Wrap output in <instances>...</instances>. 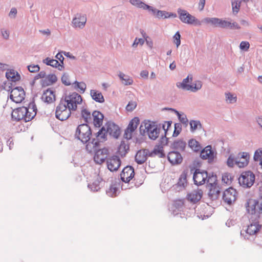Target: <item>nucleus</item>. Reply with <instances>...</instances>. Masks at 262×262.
Listing matches in <instances>:
<instances>
[{"label": "nucleus", "mask_w": 262, "mask_h": 262, "mask_svg": "<svg viewBox=\"0 0 262 262\" xmlns=\"http://www.w3.org/2000/svg\"><path fill=\"white\" fill-rule=\"evenodd\" d=\"M37 108L33 103H30L28 107H20L14 110L12 113V118L16 121L23 120L25 122L31 121L36 116Z\"/></svg>", "instance_id": "f257e3e1"}, {"label": "nucleus", "mask_w": 262, "mask_h": 262, "mask_svg": "<svg viewBox=\"0 0 262 262\" xmlns=\"http://www.w3.org/2000/svg\"><path fill=\"white\" fill-rule=\"evenodd\" d=\"M140 132L143 134L147 133L149 138L151 140H156L159 136L160 128H158L154 122L147 121L144 122V125H141L140 127Z\"/></svg>", "instance_id": "f03ea898"}, {"label": "nucleus", "mask_w": 262, "mask_h": 262, "mask_svg": "<svg viewBox=\"0 0 262 262\" xmlns=\"http://www.w3.org/2000/svg\"><path fill=\"white\" fill-rule=\"evenodd\" d=\"M192 81V76L189 75L186 78L184 79L182 82H178V88L184 90L195 92L202 88V82L200 81H196L192 84H189Z\"/></svg>", "instance_id": "7ed1b4c3"}, {"label": "nucleus", "mask_w": 262, "mask_h": 262, "mask_svg": "<svg viewBox=\"0 0 262 262\" xmlns=\"http://www.w3.org/2000/svg\"><path fill=\"white\" fill-rule=\"evenodd\" d=\"M92 132L90 126L86 123L78 126L75 132V136L83 143L88 142L90 139Z\"/></svg>", "instance_id": "20e7f679"}, {"label": "nucleus", "mask_w": 262, "mask_h": 262, "mask_svg": "<svg viewBox=\"0 0 262 262\" xmlns=\"http://www.w3.org/2000/svg\"><path fill=\"white\" fill-rule=\"evenodd\" d=\"M61 100L63 102H66V104L71 111L76 110L77 105L80 104L82 102L81 96L75 92L66 96L64 99Z\"/></svg>", "instance_id": "39448f33"}, {"label": "nucleus", "mask_w": 262, "mask_h": 262, "mask_svg": "<svg viewBox=\"0 0 262 262\" xmlns=\"http://www.w3.org/2000/svg\"><path fill=\"white\" fill-rule=\"evenodd\" d=\"M71 111H72L66 104V102H63V101L61 100L56 107L55 116L60 120H66L71 116Z\"/></svg>", "instance_id": "423d86ee"}, {"label": "nucleus", "mask_w": 262, "mask_h": 262, "mask_svg": "<svg viewBox=\"0 0 262 262\" xmlns=\"http://www.w3.org/2000/svg\"><path fill=\"white\" fill-rule=\"evenodd\" d=\"M238 180L241 185L249 188L252 186L254 182L255 175L250 171H245L241 174Z\"/></svg>", "instance_id": "0eeeda50"}, {"label": "nucleus", "mask_w": 262, "mask_h": 262, "mask_svg": "<svg viewBox=\"0 0 262 262\" xmlns=\"http://www.w3.org/2000/svg\"><path fill=\"white\" fill-rule=\"evenodd\" d=\"M178 13L179 15L180 19L184 23L188 24H194L196 25H201V22L195 17L190 14L186 10L179 9Z\"/></svg>", "instance_id": "6e6552de"}, {"label": "nucleus", "mask_w": 262, "mask_h": 262, "mask_svg": "<svg viewBox=\"0 0 262 262\" xmlns=\"http://www.w3.org/2000/svg\"><path fill=\"white\" fill-rule=\"evenodd\" d=\"M10 97L14 102L20 103L25 99V92L21 87H16L11 90Z\"/></svg>", "instance_id": "1a4fd4ad"}, {"label": "nucleus", "mask_w": 262, "mask_h": 262, "mask_svg": "<svg viewBox=\"0 0 262 262\" xmlns=\"http://www.w3.org/2000/svg\"><path fill=\"white\" fill-rule=\"evenodd\" d=\"M110 152L109 150L107 148H103L97 150L94 156V161L97 164H101L104 162L109 156Z\"/></svg>", "instance_id": "9d476101"}, {"label": "nucleus", "mask_w": 262, "mask_h": 262, "mask_svg": "<svg viewBox=\"0 0 262 262\" xmlns=\"http://www.w3.org/2000/svg\"><path fill=\"white\" fill-rule=\"evenodd\" d=\"M106 162L107 167L111 171H117L121 164L120 158L116 156H113L108 158Z\"/></svg>", "instance_id": "9b49d317"}, {"label": "nucleus", "mask_w": 262, "mask_h": 262, "mask_svg": "<svg viewBox=\"0 0 262 262\" xmlns=\"http://www.w3.org/2000/svg\"><path fill=\"white\" fill-rule=\"evenodd\" d=\"M140 120L138 117H134L129 122L127 128L125 131L124 137L127 139L132 138L133 133L137 129L139 124Z\"/></svg>", "instance_id": "f8f14e48"}, {"label": "nucleus", "mask_w": 262, "mask_h": 262, "mask_svg": "<svg viewBox=\"0 0 262 262\" xmlns=\"http://www.w3.org/2000/svg\"><path fill=\"white\" fill-rule=\"evenodd\" d=\"M237 192L235 189L230 187L227 189L224 192L223 199L228 204H231L236 199Z\"/></svg>", "instance_id": "ddd939ff"}, {"label": "nucleus", "mask_w": 262, "mask_h": 262, "mask_svg": "<svg viewBox=\"0 0 262 262\" xmlns=\"http://www.w3.org/2000/svg\"><path fill=\"white\" fill-rule=\"evenodd\" d=\"M208 178V173L206 171H201L199 169H196L194 174L193 179L194 184L196 185H201L204 184Z\"/></svg>", "instance_id": "4468645a"}, {"label": "nucleus", "mask_w": 262, "mask_h": 262, "mask_svg": "<svg viewBox=\"0 0 262 262\" xmlns=\"http://www.w3.org/2000/svg\"><path fill=\"white\" fill-rule=\"evenodd\" d=\"M134 176V169L130 166L124 167L120 174L122 181L125 183L129 182Z\"/></svg>", "instance_id": "2eb2a0df"}, {"label": "nucleus", "mask_w": 262, "mask_h": 262, "mask_svg": "<svg viewBox=\"0 0 262 262\" xmlns=\"http://www.w3.org/2000/svg\"><path fill=\"white\" fill-rule=\"evenodd\" d=\"M215 156L216 153L212 149V147L210 145L205 147L202 150L200 154L201 158L204 160H207L209 162L213 161Z\"/></svg>", "instance_id": "dca6fc26"}, {"label": "nucleus", "mask_w": 262, "mask_h": 262, "mask_svg": "<svg viewBox=\"0 0 262 262\" xmlns=\"http://www.w3.org/2000/svg\"><path fill=\"white\" fill-rule=\"evenodd\" d=\"M250 156L246 152L239 153L235 158V164L239 168H243L246 166L248 163Z\"/></svg>", "instance_id": "f3484780"}, {"label": "nucleus", "mask_w": 262, "mask_h": 262, "mask_svg": "<svg viewBox=\"0 0 262 262\" xmlns=\"http://www.w3.org/2000/svg\"><path fill=\"white\" fill-rule=\"evenodd\" d=\"M258 201L251 198L248 199L245 204V207L247 213L252 215L255 214L257 212V209H256V207L257 206H258Z\"/></svg>", "instance_id": "a211bd4d"}, {"label": "nucleus", "mask_w": 262, "mask_h": 262, "mask_svg": "<svg viewBox=\"0 0 262 262\" xmlns=\"http://www.w3.org/2000/svg\"><path fill=\"white\" fill-rule=\"evenodd\" d=\"M86 17L85 15L77 14L73 19L72 23L73 26L76 28H83L86 22Z\"/></svg>", "instance_id": "6ab92c4d"}, {"label": "nucleus", "mask_w": 262, "mask_h": 262, "mask_svg": "<svg viewBox=\"0 0 262 262\" xmlns=\"http://www.w3.org/2000/svg\"><path fill=\"white\" fill-rule=\"evenodd\" d=\"M261 227V225L258 222H252L247 226L246 232L250 236L255 235L260 231Z\"/></svg>", "instance_id": "aec40b11"}, {"label": "nucleus", "mask_w": 262, "mask_h": 262, "mask_svg": "<svg viewBox=\"0 0 262 262\" xmlns=\"http://www.w3.org/2000/svg\"><path fill=\"white\" fill-rule=\"evenodd\" d=\"M41 99L43 101L48 103L54 102L56 99L54 92L51 89H48L43 93Z\"/></svg>", "instance_id": "412c9836"}, {"label": "nucleus", "mask_w": 262, "mask_h": 262, "mask_svg": "<svg viewBox=\"0 0 262 262\" xmlns=\"http://www.w3.org/2000/svg\"><path fill=\"white\" fill-rule=\"evenodd\" d=\"M107 134L115 138H117L120 134L119 127L113 123H107L105 126Z\"/></svg>", "instance_id": "4be33fe9"}, {"label": "nucleus", "mask_w": 262, "mask_h": 262, "mask_svg": "<svg viewBox=\"0 0 262 262\" xmlns=\"http://www.w3.org/2000/svg\"><path fill=\"white\" fill-rule=\"evenodd\" d=\"M216 176H212L211 177H208L207 179V180L206 182H207V183L210 185V191L209 194L211 195H213L214 194H218L219 192V190L216 188Z\"/></svg>", "instance_id": "5701e85b"}, {"label": "nucleus", "mask_w": 262, "mask_h": 262, "mask_svg": "<svg viewBox=\"0 0 262 262\" xmlns=\"http://www.w3.org/2000/svg\"><path fill=\"white\" fill-rule=\"evenodd\" d=\"M93 123L95 127H100L103 123V115L99 111H95L92 113Z\"/></svg>", "instance_id": "b1692460"}, {"label": "nucleus", "mask_w": 262, "mask_h": 262, "mask_svg": "<svg viewBox=\"0 0 262 262\" xmlns=\"http://www.w3.org/2000/svg\"><path fill=\"white\" fill-rule=\"evenodd\" d=\"M203 191L201 189H196L192 191L187 194V199L191 202H198L202 198Z\"/></svg>", "instance_id": "393cba45"}, {"label": "nucleus", "mask_w": 262, "mask_h": 262, "mask_svg": "<svg viewBox=\"0 0 262 262\" xmlns=\"http://www.w3.org/2000/svg\"><path fill=\"white\" fill-rule=\"evenodd\" d=\"M168 159L172 164H179L182 161V157L181 154L176 151H171L169 152Z\"/></svg>", "instance_id": "a878e982"}, {"label": "nucleus", "mask_w": 262, "mask_h": 262, "mask_svg": "<svg viewBox=\"0 0 262 262\" xmlns=\"http://www.w3.org/2000/svg\"><path fill=\"white\" fill-rule=\"evenodd\" d=\"M148 151L146 149L139 150L135 156V160L138 164H141L144 163L147 158Z\"/></svg>", "instance_id": "bb28decb"}, {"label": "nucleus", "mask_w": 262, "mask_h": 262, "mask_svg": "<svg viewBox=\"0 0 262 262\" xmlns=\"http://www.w3.org/2000/svg\"><path fill=\"white\" fill-rule=\"evenodd\" d=\"M130 2L133 5L137 7L142 8L144 10L147 9L149 10V11H155V10L152 7L145 4L140 0H130Z\"/></svg>", "instance_id": "cd10ccee"}, {"label": "nucleus", "mask_w": 262, "mask_h": 262, "mask_svg": "<svg viewBox=\"0 0 262 262\" xmlns=\"http://www.w3.org/2000/svg\"><path fill=\"white\" fill-rule=\"evenodd\" d=\"M43 63H46L47 65L51 66L53 67L57 68L58 70L60 71L63 69V66L60 64L59 63L58 61L56 59H53L49 57H47L45 60H43Z\"/></svg>", "instance_id": "c85d7f7f"}, {"label": "nucleus", "mask_w": 262, "mask_h": 262, "mask_svg": "<svg viewBox=\"0 0 262 262\" xmlns=\"http://www.w3.org/2000/svg\"><path fill=\"white\" fill-rule=\"evenodd\" d=\"M219 27L221 28H229L231 29H239V27L236 23H231L225 20L220 19Z\"/></svg>", "instance_id": "c756f323"}, {"label": "nucleus", "mask_w": 262, "mask_h": 262, "mask_svg": "<svg viewBox=\"0 0 262 262\" xmlns=\"http://www.w3.org/2000/svg\"><path fill=\"white\" fill-rule=\"evenodd\" d=\"M90 94L93 99L96 102L102 103L104 101V98L102 93L96 90H92L90 92Z\"/></svg>", "instance_id": "7c9ffc66"}, {"label": "nucleus", "mask_w": 262, "mask_h": 262, "mask_svg": "<svg viewBox=\"0 0 262 262\" xmlns=\"http://www.w3.org/2000/svg\"><path fill=\"white\" fill-rule=\"evenodd\" d=\"M188 145L193 150L195 151H200L202 149L200 143L195 139H191L188 142Z\"/></svg>", "instance_id": "2f4dec72"}, {"label": "nucleus", "mask_w": 262, "mask_h": 262, "mask_svg": "<svg viewBox=\"0 0 262 262\" xmlns=\"http://www.w3.org/2000/svg\"><path fill=\"white\" fill-rule=\"evenodd\" d=\"M100 179L97 177L93 182L90 183L88 185V187L93 191H97L100 189Z\"/></svg>", "instance_id": "473e14b6"}, {"label": "nucleus", "mask_w": 262, "mask_h": 262, "mask_svg": "<svg viewBox=\"0 0 262 262\" xmlns=\"http://www.w3.org/2000/svg\"><path fill=\"white\" fill-rule=\"evenodd\" d=\"M107 133L106 131L105 127H102L101 129L97 133L96 137L100 142H102L106 139Z\"/></svg>", "instance_id": "72a5a7b5"}, {"label": "nucleus", "mask_w": 262, "mask_h": 262, "mask_svg": "<svg viewBox=\"0 0 262 262\" xmlns=\"http://www.w3.org/2000/svg\"><path fill=\"white\" fill-rule=\"evenodd\" d=\"M81 118L84 120L85 123H89L92 120V116L91 112L86 109H83L81 113Z\"/></svg>", "instance_id": "f704fd0d"}, {"label": "nucleus", "mask_w": 262, "mask_h": 262, "mask_svg": "<svg viewBox=\"0 0 262 262\" xmlns=\"http://www.w3.org/2000/svg\"><path fill=\"white\" fill-rule=\"evenodd\" d=\"M128 150L129 146L124 142H123L121 143L118 147V152L119 155L123 157L126 155Z\"/></svg>", "instance_id": "c9c22d12"}, {"label": "nucleus", "mask_w": 262, "mask_h": 262, "mask_svg": "<svg viewBox=\"0 0 262 262\" xmlns=\"http://www.w3.org/2000/svg\"><path fill=\"white\" fill-rule=\"evenodd\" d=\"M6 76L8 79L13 81H16L19 79V76L17 74H15L14 71H9L6 73Z\"/></svg>", "instance_id": "e433bc0d"}, {"label": "nucleus", "mask_w": 262, "mask_h": 262, "mask_svg": "<svg viewBox=\"0 0 262 262\" xmlns=\"http://www.w3.org/2000/svg\"><path fill=\"white\" fill-rule=\"evenodd\" d=\"M119 76L122 80V83L125 85H130L133 83V80L125 75L123 73L120 72Z\"/></svg>", "instance_id": "4c0bfd02"}, {"label": "nucleus", "mask_w": 262, "mask_h": 262, "mask_svg": "<svg viewBox=\"0 0 262 262\" xmlns=\"http://www.w3.org/2000/svg\"><path fill=\"white\" fill-rule=\"evenodd\" d=\"M191 131L193 132L198 128L202 127V125L198 121L191 120L190 122Z\"/></svg>", "instance_id": "58836bf2"}, {"label": "nucleus", "mask_w": 262, "mask_h": 262, "mask_svg": "<svg viewBox=\"0 0 262 262\" xmlns=\"http://www.w3.org/2000/svg\"><path fill=\"white\" fill-rule=\"evenodd\" d=\"M220 19L218 18H205L203 21L206 24H211L215 26H219Z\"/></svg>", "instance_id": "ea45409f"}, {"label": "nucleus", "mask_w": 262, "mask_h": 262, "mask_svg": "<svg viewBox=\"0 0 262 262\" xmlns=\"http://www.w3.org/2000/svg\"><path fill=\"white\" fill-rule=\"evenodd\" d=\"M232 181L231 175L229 173H225L222 176V182L226 184H230Z\"/></svg>", "instance_id": "a19ab883"}, {"label": "nucleus", "mask_w": 262, "mask_h": 262, "mask_svg": "<svg viewBox=\"0 0 262 262\" xmlns=\"http://www.w3.org/2000/svg\"><path fill=\"white\" fill-rule=\"evenodd\" d=\"M185 143L182 140H178L173 143V147L174 148L183 149L185 147Z\"/></svg>", "instance_id": "79ce46f5"}, {"label": "nucleus", "mask_w": 262, "mask_h": 262, "mask_svg": "<svg viewBox=\"0 0 262 262\" xmlns=\"http://www.w3.org/2000/svg\"><path fill=\"white\" fill-rule=\"evenodd\" d=\"M155 12H152L153 13H156V15L157 17L160 18H167L170 16V15H168V13L163 11L158 10L156 11V9Z\"/></svg>", "instance_id": "37998d69"}, {"label": "nucleus", "mask_w": 262, "mask_h": 262, "mask_svg": "<svg viewBox=\"0 0 262 262\" xmlns=\"http://www.w3.org/2000/svg\"><path fill=\"white\" fill-rule=\"evenodd\" d=\"M75 84H76L77 88L79 89V91L80 93H84L86 88V84L83 82H75Z\"/></svg>", "instance_id": "c03bdc74"}, {"label": "nucleus", "mask_w": 262, "mask_h": 262, "mask_svg": "<svg viewBox=\"0 0 262 262\" xmlns=\"http://www.w3.org/2000/svg\"><path fill=\"white\" fill-rule=\"evenodd\" d=\"M226 100L230 103H233L236 101V96L231 93L226 94Z\"/></svg>", "instance_id": "a18cd8bd"}, {"label": "nucleus", "mask_w": 262, "mask_h": 262, "mask_svg": "<svg viewBox=\"0 0 262 262\" xmlns=\"http://www.w3.org/2000/svg\"><path fill=\"white\" fill-rule=\"evenodd\" d=\"M182 130L181 125L180 123H176L174 124V129L172 136L173 137L178 136L181 133Z\"/></svg>", "instance_id": "49530a36"}, {"label": "nucleus", "mask_w": 262, "mask_h": 262, "mask_svg": "<svg viewBox=\"0 0 262 262\" xmlns=\"http://www.w3.org/2000/svg\"><path fill=\"white\" fill-rule=\"evenodd\" d=\"M232 10L233 12L237 13L241 6V2L235 1L232 2Z\"/></svg>", "instance_id": "de8ad7c7"}, {"label": "nucleus", "mask_w": 262, "mask_h": 262, "mask_svg": "<svg viewBox=\"0 0 262 262\" xmlns=\"http://www.w3.org/2000/svg\"><path fill=\"white\" fill-rule=\"evenodd\" d=\"M254 159L257 161H259L262 159V148L256 150L254 155Z\"/></svg>", "instance_id": "09e8293b"}, {"label": "nucleus", "mask_w": 262, "mask_h": 262, "mask_svg": "<svg viewBox=\"0 0 262 262\" xmlns=\"http://www.w3.org/2000/svg\"><path fill=\"white\" fill-rule=\"evenodd\" d=\"M28 69L31 73H35L39 71L40 68L38 64H31L28 66Z\"/></svg>", "instance_id": "8fccbe9b"}, {"label": "nucleus", "mask_w": 262, "mask_h": 262, "mask_svg": "<svg viewBox=\"0 0 262 262\" xmlns=\"http://www.w3.org/2000/svg\"><path fill=\"white\" fill-rule=\"evenodd\" d=\"M181 35L179 32H177L173 36V42L176 45L177 47H178L181 43Z\"/></svg>", "instance_id": "3c124183"}, {"label": "nucleus", "mask_w": 262, "mask_h": 262, "mask_svg": "<svg viewBox=\"0 0 262 262\" xmlns=\"http://www.w3.org/2000/svg\"><path fill=\"white\" fill-rule=\"evenodd\" d=\"M250 47V44L248 41H242L239 45V48L241 50L247 51L248 50Z\"/></svg>", "instance_id": "603ef678"}, {"label": "nucleus", "mask_w": 262, "mask_h": 262, "mask_svg": "<svg viewBox=\"0 0 262 262\" xmlns=\"http://www.w3.org/2000/svg\"><path fill=\"white\" fill-rule=\"evenodd\" d=\"M137 106V103L135 101H131L129 102L128 104L127 105L126 107V109L127 111H132L134 110Z\"/></svg>", "instance_id": "864d4df0"}, {"label": "nucleus", "mask_w": 262, "mask_h": 262, "mask_svg": "<svg viewBox=\"0 0 262 262\" xmlns=\"http://www.w3.org/2000/svg\"><path fill=\"white\" fill-rule=\"evenodd\" d=\"M97 143V142H96L95 143H94L93 142H89L86 145V150L90 152H92L94 149V148L96 147Z\"/></svg>", "instance_id": "5fc2aeb1"}, {"label": "nucleus", "mask_w": 262, "mask_h": 262, "mask_svg": "<svg viewBox=\"0 0 262 262\" xmlns=\"http://www.w3.org/2000/svg\"><path fill=\"white\" fill-rule=\"evenodd\" d=\"M227 163L228 166L233 167L235 164V159L232 156L230 155L227 159Z\"/></svg>", "instance_id": "6e6d98bb"}, {"label": "nucleus", "mask_w": 262, "mask_h": 262, "mask_svg": "<svg viewBox=\"0 0 262 262\" xmlns=\"http://www.w3.org/2000/svg\"><path fill=\"white\" fill-rule=\"evenodd\" d=\"M171 121H166L163 125V128L165 132V136L168 134V131L169 127H171Z\"/></svg>", "instance_id": "4d7b16f0"}, {"label": "nucleus", "mask_w": 262, "mask_h": 262, "mask_svg": "<svg viewBox=\"0 0 262 262\" xmlns=\"http://www.w3.org/2000/svg\"><path fill=\"white\" fill-rule=\"evenodd\" d=\"M61 80L63 84H64L66 85H69L71 84V81L69 79V77L68 75L64 74L62 75L61 77Z\"/></svg>", "instance_id": "13d9d810"}, {"label": "nucleus", "mask_w": 262, "mask_h": 262, "mask_svg": "<svg viewBox=\"0 0 262 262\" xmlns=\"http://www.w3.org/2000/svg\"><path fill=\"white\" fill-rule=\"evenodd\" d=\"M117 191V188L114 186H112L110 187V188L109 189V191H108V193L109 195H110L112 197H114L116 195V193Z\"/></svg>", "instance_id": "bf43d9fd"}, {"label": "nucleus", "mask_w": 262, "mask_h": 262, "mask_svg": "<svg viewBox=\"0 0 262 262\" xmlns=\"http://www.w3.org/2000/svg\"><path fill=\"white\" fill-rule=\"evenodd\" d=\"M144 42V40L142 38H136L134 40V42L133 44V47H137L139 44L140 45H143Z\"/></svg>", "instance_id": "052dcab7"}, {"label": "nucleus", "mask_w": 262, "mask_h": 262, "mask_svg": "<svg viewBox=\"0 0 262 262\" xmlns=\"http://www.w3.org/2000/svg\"><path fill=\"white\" fill-rule=\"evenodd\" d=\"M46 76V72L45 71H41L37 75L35 76V79H38L39 78H45Z\"/></svg>", "instance_id": "680f3d73"}, {"label": "nucleus", "mask_w": 262, "mask_h": 262, "mask_svg": "<svg viewBox=\"0 0 262 262\" xmlns=\"http://www.w3.org/2000/svg\"><path fill=\"white\" fill-rule=\"evenodd\" d=\"M205 4V0H200V2L199 4V9L202 11L204 8Z\"/></svg>", "instance_id": "e2e57ef3"}, {"label": "nucleus", "mask_w": 262, "mask_h": 262, "mask_svg": "<svg viewBox=\"0 0 262 262\" xmlns=\"http://www.w3.org/2000/svg\"><path fill=\"white\" fill-rule=\"evenodd\" d=\"M2 36L5 39H8L9 36V32L7 30H3L2 31Z\"/></svg>", "instance_id": "0e129e2a"}, {"label": "nucleus", "mask_w": 262, "mask_h": 262, "mask_svg": "<svg viewBox=\"0 0 262 262\" xmlns=\"http://www.w3.org/2000/svg\"><path fill=\"white\" fill-rule=\"evenodd\" d=\"M140 75L142 77L146 78L148 76V72L146 70L141 71Z\"/></svg>", "instance_id": "69168bd1"}, {"label": "nucleus", "mask_w": 262, "mask_h": 262, "mask_svg": "<svg viewBox=\"0 0 262 262\" xmlns=\"http://www.w3.org/2000/svg\"><path fill=\"white\" fill-rule=\"evenodd\" d=\"M56 57L61 62V63H63L64 57L61 53H58V54H57V55H56Z\"/></svg>", "instance_id": "338daca9"}, {"label": "nucleus", "mask_w": 262, "mask_h": 262, "mask_svg": "<svg viewBox=\"0 0 262 262\" xmlns=\"http://www.w3.org/2000/svg\"><path fill=\"white\" fill-rule=\"evenodd\" d=\"M257 213L259 214H262V197L258 205V207L257 209Z\"/></svg>", "instance_id": "774afa93"}]
</instances>
